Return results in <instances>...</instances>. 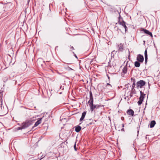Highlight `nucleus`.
I'll return each instance as SVG.
<instances>
[{
  "label": "nucleus",
  "instance_id": "nucleus-12",
  "mask_svg": "<svg viewBox=\"0 0 160 160\" xmlns=\"http://www.w3.org/2000/svg\"><path fill=\"white\" fill-rule=\"evenodd\" d=\"M86 112H82V115L81 117L80 118V121L81 122L82 121L83 119H84L86 115Z\"/></svg>",
  "mask_w": 160,
  "mask_h": 160
},
{
  "label": "nucleus",
  "instance_id": "nucleus-3",
  "mask_svg": "<svg viewBox=\"0 0 160 160\" xmlns=\"http://www.w3.org/2000/svg\"><path fill=\"white\" fill-rule=\"evenodd\" d=\"M146 84V82L143 80H140L137 82L136 86L137 88H141Z\"/></svg>",
  "mask_w": 160,
  "mask_h": 160
},
{
  "label": "nucleus",
  "instance_id": "nucleus-14",
  "mask_svg": "<svg viewBox=\"0 0 160 160\" xmlns=\"http://www.w3.org/2000/svg\"><path fill=\"white\" fill-rule=\"evenodd\" d=\"M81 129V127L79 126H77L75 128V131L77 132H79Z\"/></svg>",
  "mask_w": 160,
  "mask_h": 160
},
{
  "label": "nucleus",
  "instance_id": "nucleus-25",
  "mask_svg": "<svg viewBox=\"0 0 160 160\" xmlns=\"http://www.w3.org/2000/svg\"><path fill=\"white\" fill-rule=\"evenodd\" d=\"M74 147L75 150L76 151L77 150V148H76V145L75 144V145H74Z\"/></svg>",
  "mask_w": 160,
  "mask_h": 160
},
{
  "label": "nucleus",
  "instance_id": "nucleus-23",
  "mask_svg": "<svg viewBox=\"0 0 160 160\" xmlns=\"http://www.w3.org/2000/svg\"><path fill=\"white\" fill-rule=\"evenodd\" d=\"M124 28H125V32H127V27L126 26V25L124 27Z\"/></svg>",
  "mask_w": 160,
  "mask_h": 160
},
{
  "label": "nucleus",
  "instance_id": "nucleus-27",
  "mask_svg": "<svg viewBox=\"0 0 160 160\" xmlns=\"http://www.w3.org/2000/svg\"><path fill=\"white\" fill-rule=\"evenodd\" d=\"M121 119L122 120H123L124 119V118L123 117H122L121 118Z\"/></svg>",
  "mask_w": 160,
  "mask_h": 160
},
{
  "label": "nucleus",
  "instance_id": "nucleus-32",
  "mask_svg": "<svg viewBox=\"0 0 160 160\" xmlns=\"http://www.w3.org/2000/svg\"><path fill=\"white\" fill-rule=\"evenodd\" d=\"M41 65H42V63H41Z\"/></svg>",
  "mask_w": 160,
  "mask_h": 160
},
{
  "label": "nucleus",
  "instance_id": "nucleus-30",
  "mask_svg": "<svg viewBox=\"0 0 160 160\" xmlns=\"http://www.w3.org/2000/svg\"><path fill=\"white\" fill-rule=\"evenodd\" d=\"M75 57L77 58H78L76 55H75Z\"/></svg>",
  "mask_w": 160,
  "mask_h": 160
},
{
  "label": "nucleus",
  "instance_id": "nucleus-11",
  "mask_svg": "<svg viewBox=\"0 0 160 160\" xmlns=\"http://www.w3.org/2000/svg\"><path fill=\"white\" fill-rule=\"evenodd\" d=\"M140 96L139 97L140 99L142 101H143L144 98V97L145 95V94L144 93L142 92V91H140Z\"/></svg>",
  "mask_w": 160,
  "mask_h": 160
},
{
  "label": "nucleus",
  "instance_id": "nucleus-4",
  "mask_svg": "<svg viewBox=\"0 0 160 160\" xmlns=\"http://www.w3.org/2000/svg\"><path fill=\"white\" fill-rule=\"evenodd\" d=\"M137 60L140 62H142L144 61L143 56L141 54H138L137 56Z\"/></svg>",
  "mask_w": 160,
  "mask_h": 160
},
{
  "label": "nucleus",
  "instance_id": "nucleus-22",
  "mask_svg": "<svg viewBox=\"0 0 160 160\" xmlns=\"http://www.w3.org/2000/svg\"><path fill=\"white\" fill-rule=\"evenodd\" d=\"M106 87L107 88H110L112 87V86L111 85H110L109 83H107V86H106Z\"/></svg>",
  "mask_w": 160,
  "mask_h": 160
},
{
  "label": "nucleus",
  "instance_id": "nucleus-1",
  "mask_svg": "<svg viewBox=\"0 0 160 160\" xmlns=\"http://www.w3.org/2000/svg\"><path fill=\"white\" fill-rule=\"evenodd\" d=\"M33 122V121L32 120H28L25 121L24 122L22 123L21 126L18 128V129L22 130L28 127L32 124Z\"/></svg>",
  "mask_w": 160,
  "mask_h": 160
},
{
  "label": "nucleus",
  "instance_id": "nucleus-28",
  "mask_svg": "<svg viewBox=\"0 0 160 160\" xmlns=\"http://www.w3.org/2000/svg\"><path fill=\"white\" fill-rule=\"evenodd\" d=\"M122 131H124V129L123 128H122L121 129Z\"/></svg>",
  "mask_w": 160,
  "mask_h": 160
},
{
  "label": "nucleus",
  "instance_id": "nucleus-21",
  "mask_svg": "<svg viewBox=\"0 0 160 160\" xmlns=\"http://www.w3.org/2000/svg\"><path fill=\"white\" fill-rule=\"evenodd\" d=\"M118 50L120 51H122L123 50L122 47V46H119Z\"/></svg>",
  "mask_w": 160,
  "mask_h": 160
},
{
  "label": "nucleus",
  "instance_id": "nucleus-9",
  "mask_svg": "<svg viewBox=\"0 0 160 160\" xmlns=\"http://www.w3.org/2000/svg\"><path fill=\"white\" fill-rule=\"evenodd\" d=\"M42 118H39L38 121L35 122V123L34 124V127H36L38 126L39 124L41 123L42 120Z\"/></svg>",
  "mask_w": 160,
  "mask_h": 160
},
{
  "label": "nucleus",
  "instance_id": "nucleus-18",
  "mask_svg": "<svg viewBox=\"0 0 160 160\" xmlns=\"http://www.w3.org/2000/svg\"><path fill=\"white\" fill-rule=\"evenodd\" d=\"M65 69H66V70L68 71H70L71 70H73V69L72 68H70L68 66L65 67Z\"/></svg>",
  "mask_w": 160,
  "mask_h": 160
},
{
  "label": "nucleus",
  "instance_id": "nucleus-8",
  "mask_svg": "<svg viewBox=\"0 0 160 160\" xmlns=\"http://www.w3.org/2000/svg\"><path fill=\"white\" fill-rule=\"evenodd\" d=\"M143 31L145 33L148 34L151 36L152 38L153 36L152 33L148 30L145 29H143Z\"/></svg>",
  "mask_w": 160,
  "mask_h": 160
},
{
  "label": "nucleus",
  "instance_id": "nucleus-2",
  "mask_svg": "<svg viewBox=\"0 0 160 160\" xmlns=\"http://www.w3.org/2000/svg\"><path fill=\"white\" fill-rule=\"evenodd\" d=\"M89 105L90 108V110L92 112L95 109H97L99 108H103V106L102 105H95L93 103L89 104Z\"/></svg>",
  "mask_w": 160,
  "mask_h": 160
},
{
  "label": "nucleus",
  "instance_id": "nucleus-5",
  "mask_svg": "<svg viewBox=\"0 0 160 160\" xmlns=\"http://www.w3.org/2000/svg\"><path fill=\"white\" fill-rule=\"evenodd\" d=\"M93 99L92 94V92L90 91L89 92V100L88 101V103L89 104L93 103Z\"/></svg>",
  "mask_w": 160,
  "mask_h": 160
},
{
  "label": "nucleus",
  "instance_id": "nucleus-29",
  "mask_svg": "<svg viewBox=\"0 0 160 160\" xmlns=\"http://www.w3.org/2000/svg\"><path fill=\"white\" fill-rule=\"evenodd\" d=\"M122 127H124V124H122Z\"/></svg>",
  "mask_w": 160,
  "mask_h": 160
},
{
  "label": "nucleus",
  "instance_id": "nucleus-19",
  "mask_svg": "<svg viewBox=\"0 0 160 160\" xmlns=\"http://www.w3.org/2000/svg\"><path fill=\"white\" fill-rule=\"evenodd\" d=\"M131 80H132H132H133L134 81H133V84H132V89H133L134 88V85H135V80L133 79V78H131Z\"/></svg>",
  "mask_w": 160,
  "mask_h": 160
},
{
  "label": "nucleus",
  "instance_id": "nucleus-16",
  "mask_svg": "<svg viewBox=\"0 0 160 160\" xmlns=\"http://www.w3.org/2000/svg\"><path fill=\"white\" fill-rule=\"evenodd\" d=\"M118 23L120 25H121L123 27L126 26V23L124 21H122V22H119Z\"/></svg>",
  "mask_w": 160,
  "mask_h": 160
},
{
  "label": "nucleus",
  "instance_id": "nucleus-20",
  "mask_svg": "<svg viewBox=\"0 0 160 160\" xmlns=\"http://www.w3.org/2000/svg\"><path fill=\"white\" fill-rule=\"evenodd\" d=\"M142 101H143L142 100L139 99V100L138 102V105H140L142 103Z\"/></svg>",
  "mask_w": 160,
  "mask_h": 160
},
{
  "label": "nucleus",
  "instance_id": "nucleus-13",
  "mask_svg": "<svg viewBox=\"0 0 160 160\" xmlns=\"http://www.w3.org/2000/svg\"><path fill=\"white\" fill-rule=\"evenodd\" d=\"M144 56H145V64H146L147 62V60H148V55H147V50L146 49L144 52Z\"/></svg>",
  "mask_w": 160,
  "mask_h": 160
},
{
  "label": "nucleus",
  "instance_id": "nucleus-10",
  "mask_svg": "<svg viewBox=\"0 0 160 160\" xmlns=\"http://www.w3.org/2000/svg\"><path fill=\"white\" fill-rule=\"evenodd\" d=\"M156 124V122L155 120L152 121L149 125L150 127L151 128H153Z\"/></svg>",
  "mask_w": 160,
  "mask_h": 160
},
{
  "label": "nucleus",
  "instance_id": "nucleus-17",
  "mask_svg": "<svg viewBox=\"0 0 160 160\" xmlns=\"http://www.w3.org/2000/svg\"><path fill=\"white\" fill-rule=\"evenodd\" d=\"M40 62H42L43 63H45L43 59L41 58H38L37 61L38 63H39Z\"/></svg>",
  "mask_w": 160,
  "mask_h": 160
},
{
  "label": "nucleus",
  "instance_id": "nucleus-26",
  "mask_svg": "<svg viewBox=\"0 0 160 160\" xmlns=\"http://www.w3.org/2000/svg\"><path fill=\"white\" fill-rule=\"evenodd\" d=\"M1 105H2V98L1 99Z\"/></svg>",
  "mask_w": 160,
  "mask_h": 160
},
{
  "label": "nucleus",
  "instance_id": "nucleus-24",
  "mask_svg": "<svg viewBox=\"0 0 160 160\" xmlns=\"http://www.w3.org/2000/svg\"><path fill=\"white\" fill-rule=\"evenodd\" d=\"M70 49L71 50H74V48H73V47L72 46H70Z\"/></svg>",
  "mask_w": 160,
  "mask_h": 160
},
{
  "label": "nucleus",
  "instance_id": "nucleus-6",
  "mask_svg": "<svg viewBox=\"0 0 160 160\" xmlns=\"http://www.w3.org/2000/svg\"><path fill=\"white\" fill-rule=\"evenodd\" d=\"M127 114L129 115L132 116H134V112L132 109H128L127 111Z\"/></svg>",
  "mask_w": 160,
  "mask_h": 160
},
{
  "label": "nucleus",
  "instance_id": "nucleus-15",
  "mask_svg": "<svg viewBox=\"0 0 160 160\" xmlns=\"http://www.w3.org/2000/svg\"><path fill=\"white\" fill-rule=\"evenodd\" d=\"M140 64L139 62L138 61H136L134 63V65L137 68L139 67L140 66Z\"/></svg>",
  "mask_w": 160,
  "mask_h": 160
},
{
  "label": "nucleus",
  "instance_id": "nucleus-7",
  "mask_svg": "<svg viewBox=\"0 0 160 160\" xmlns=\"http://www.w3.org/2000/svg\"><path fill=\"white\" fill-rule=\"evenodd\" d=\"M128 61H127L126 65L124 67L122 70V72L124 74H125L127 73V66H128Z\"/></svg>",
  "mask_w": 160,
  "mask_h": 160
},
{
  "label": "nucleus",
  "instance_id": "nucleus-31",
  "mask_svg": "<svg viewBox=\"0 0 160 160\" xmlns=\"http://www.w3.org/2000/svg\"><path fill=\"white\" fill-rule=\"evenodd\" d=\"M92 123H90V125H91L92 124Z\"/></svg>",
  "mask_w": 160,
  "mask_h": 160
}]
</instances>
